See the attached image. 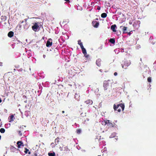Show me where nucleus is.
Instances as JSON below:
<instances>
[{
	"mask_svg": "<svg viewBox=\"0 0 156 156\" xmlns=\"http://www.w3.org/2000/svg\"><path fill=\"white\" fill-rule=\"evenodd\" d=\"M112 85V83L110 80H105L104 81L103 83V87L105 90H106L108 89Z\"/></svg>",
	"mask_w": 156,
	"mask_h": 156,
	"instance_id": "f257e3e1",
	"label": "nucleus"
},
{
	"mask_svg": "<svg viewBox=\"0 0 156 156\" xmlns=\"http://www.w3.org/2000/svg\"><path fill=\"white\" fill-rule=\"evenodd\" d=\"M33 25L32 27V29L34 32H37L38 31L39 28V23L38 22H36L33 23Z\"/></svg>",
	"mask_w": 156,
	"mask_h": 156,
	"instance_id": "f03ea898",
	"label": "nucleus"
},
{
	"mask_svg": "<svg viewBox=\"0 0 156 156\" xmlns=\"http://www.w3.org/2000/svg\"><path fill=\"white\" fill-rule=\"evenodd\" d=\"M119 106L121 108L122 111L124 110L125 108V105L124 104L122 103L119 104L117 105H116L115 104H114L113 105V108L114 110L116 111Z\"/></svg>",
	"mask_w": 156,
	"mask_h": 156,
	"instance_id": "7ed1b4c3",
	"label": "nucleus"
},
{
	"mask_svg": "<svg viewBox=\"0 0 156 156\" xmlns=\"http://www.w3.org/2000/svg\"><path fill=\"white\" fill-rule=\"evenodd\" d=\"M130 64V62H128L127 61H125L124 62L123 64H122V68L125 69H126L127 67L129 66Z\"/></svg>",
	"mask_w": 156,
	"mask_h": 156,
	"instance_id": "20e7f679",
	"label": "nucleus"
},
{
	"mask_svg": "<svg viewBox=\"0 0 156 156\" xmlns=\"http://www.w3.org/2000/svg\"><path fill=\"white\" fill-rule=\"evenodd\" d=\"M52 40L51 39H49L47 41L46 46L47 47H49L51 46L52 45Z\"/></svg>",
	"mask_w": 156,
	"mask_h": 156,
	"instance_id": "39448f33",
	"label": "nucleus"
},
{
	"mask_svg": "<svg viewBox=\"0 0 156 156\" xmlns=\"http://www.w3.org/2000/svg\"><path fill=\"white\" fill-rule=\"evenodd\" d=\"M17 144L18 145L17 147L18 148H20L21 146H24L23 144L21 141H17Z\"/></svg>",
	"mask_w": 156,
	"mask_h": 156,
	"instance_id": "423d86ee",
	"label": "nucleus"
},
{
	"mask_svg": "<svg viewBox=\"0 0 156 156\" xmlns=\"http://www.w3.org/2000/svg\"><path fill=\"white\" fill-rule=\"evenodd\" d=\"M101 59L100 58L98 59L96 61V64L97 66L100 67L101 66Z\"/></svg>",
	"mask_w": 156,
	"mask_h": 156,
	"instance_id": "0eeeda50",
	"label": "nucleus"
},
{
	"mask_svg": "<svg viewBox=\"0 0 156 156\" xmlns=\"http://www.w3.org/2000/svg\"><path fill=\"white\" fill-rule=\"evenodd\" d=\"M85 103L88 105L89 106L90 105H91L93 103V102L92 100H88L85 101Z\"/></svg>",
	"mask_w": 156,
	"mask_h": 156,
	"instance_id": "6e6552de",
	"label": "nucleus"
},
{
	"mask_svg": "<svg viewBox=\"0 0 156 156\" xmlns=\"http://www.w3.org/2000/svg\"><path fill=\"white\" fill-rule=\"evenodd\" d=\"M11 150H12V151L13 152H16V153H18V151H19L20 150L18 149H17L13 147H11Z\"/></svg>",
	"mask_w": 156,
	"mask_h": 156,
	"instance_id": "1a4fd4ad",
	"label": "nucleus"
},
{
	"mask_svg": "<svg viewBox=\"0 0 156 156\" xmlns=\"http://www.w3.org/2000/svg\"><path fill=\"white\" fill-rule=\"evenodd\" d=\"M92 23L93 25H94V27L96 28H97L99 24V23L96 21H93L92 22Z\"/></svg>",
	"mask_w": 156,
	"mask_h": 156,
	"instance_id": "9d476101",
	"label": "nucleus"
},
{
	"mask_svg": "<svg viewBox=\"0 0 156 156\" xmlns=\"http://www.w3.org/2000/svg\"><path fill=\"white\" fill-rule=\"evenodd\" d=\"M60 139H61V138H60L59 137H58L55 139V143L56 145H57L59 144V140Z\"/></svg>",
	"mask_w": 156,
	"mask_h": 156,
	"instance_id": "9b49d317",
	"label": "nucleus"
},
{
	"mask_svg": "<svg viewBox=\"0 0 156 156\" xmlns=\"http://www.w3.org/2000/svg\"><path fill=\"white\" fill-rule=\"evenodd\" d=\"M13 35L14 32L12 31L9 32L8 34V36L10 38L12 37Z\"/></svg>",
	"mask_w": 156,
	"mask_h": 156,
	"instance_id": "f8f14e48",
	"label": "nucleus"
},
{
	"mask_svg": "<svg viewBox=\"0 0 156 156\" xmlns=\"http://www.w3.org/2000/svg\"><path fill=\"white\" fill-rule=\"evenodd\" d=\"M116 27V25L115 24L111 26V29L112 30L113 32H115L116 30H115V28Z\"/></svg>",
	"mask_w": 156,
	"mask_h": 156,
	"instance_id": "ddd939ff",
	"label": "nucleus"
},
{
	"mask_svg": "<svg viewBox=\"0 0 156 156\" xmlns=\"http://www.w3.org/2000/svg\"><path fill=\"white\" fill-rule=\"evenodd\" d=\"M78 44L80 45L81 48L83 47L82 43L81 42L80 40H79L78 41Z\"/></svg>",
	"mask_w": 156,
	"mask_h": 156,
	"instance_id": "4468645a",
	"label": "nucleus"
},
{
	"mask_svg": "<svg viewBox=\"0 0 156 156\" xmlns=\"http://www.w3.org/2000/svg\"><path fill=\"white\" fill-rule=\"evenodd\" d=\"M114 123H112L111 122V121L109 122L108 123V124L107 125L109 127H113L114 126Z\"/></svg>",
	"mask_w": 156,
	"mask_h": 156,
	"instance_id": "2eb2a0df",
	"label": "nucleus"
},
{
	"mask_svg": "<svg viewBox=\"0 0 156 156\" xmlns=\"http://www.w3.org/2000/svg\"><path fill=\"white\" fill-rule=\"evenodd\" d=\"M82 50V52L84 55L86 54L87 51L86 49L84 48V47L81 48Z\"/></svg>",
	"mask_w": 156,
	"mask_h": 156,
	"instance_id": "dca6fc26",
	"label": "nucleus"
},
{
	"mask_svg": "<svg viewBox=\"0 0 156 156\" xmlns=\"http://www.w3.org/2000/svg\"><path fill=\"white\" fill-rule=\"evenodd\" d=\"M9 117L10 118H9L10 120L9 121V122H12L14 120V116L13 115H11Z\"/></svg>",
	"mask_w": 156,
	"mask_h": 156,
	"instance_id": "f3484780",
	"label": "nucleus"
},
{
	"mask_svg": "<svg viewBox=\"0 0 156 156\" xmlns=\"http://www.w3.org/2000/svg\"><path fill=\"white\" fill-rule=\"evenodd\" d=\"M48 154L49 156H55V153L53 152L52 153H48Z\"/></svg>",
	"mask_w": 156,
	"mask_h": 156,
	"instance_id": "a211bd4d",
	"label": "nucleus"
},
{
	"mask_svg": "<svg viewBox=\"0 0 156 156\" xmlns=\"http://www.w3.org/2000/svg\"><path fill=\"white\" fill-rule=\"evenodd\" d=\"M107 16V14L105 13H102L101 15V16L102 18H105Z\"/></svg>",
	"mask_w": 156,
	"mask_h": 156,
	"instance_id": "6ab92c4d",
	"label": "nucleus"
},
{
	"mask_svg": "<svg viewBox=\"0 0 156 156\" xmlns=\"http://www.w3.org/2000/svg\"><path fill=\"white\" fill-rule=\"evenodd\" d=\"M109 42L112 44H114L115 43V41L114 38H111L109 41Z\"/></svg>",
	"mask_w": 156,
	"mask_h": 156,
	"instance_id": "aec40b11",
	"label": "nucleus"
},
{
	"mask_svg": "<svg viewBox=\"0 0 156 156\" xmlns=\"http://www.w3.org/2000/svg\"><path fill=\"white\" fill-rule=\"evenodd\" d=\"M1 20L3 21H5L7 19V17L5 16H2L1 17Z\"/></svg>",
	"mask_w": 156,
	"mask_h": 156,
	"instance_id": "412c9836",
	"label": "nucleus"
},
{
	"mask_svg": "<svg viewBox=\"0 0 156 156\" xmlns=\"http://www.w3.org/2000/svg\"><path fill=\"white\" fill-rule=\"evenodd\" d=\"M123 27V33H126V30L127 27H123L122 26H121L120 27Z\"/></svg>",
	"mask_w": 156,
	"mask_h": 156,
	"instance_id": "4be33fe9",
	"label": "nucleus"
},
{
	"mask_svg": "<svg viewBox=\"0 0 156 156\" xmlns=\"http://www.w3.org/2000/svg\"><path fill=\"white\" fill-rule=\"evenodd\" d=\"M5 131V130L4 128H2L0 129V132L1 133H4Z\"/></svg>",
	"mask_w": 156,
	"mask_h": 156,
	"instance_id": "5701e85b",
	"label": "nucleus"
},
{
	"mask_svg": "<svg viewBox=\"0 0 156 156\" xmlns=\"http://www.w3.org/2000/svg\"><path fill=\"white\" fill-rule=\"evenodd\" d=\"M147 81L148 82L150 83L151 81V77H149L147 78Z\"/></svg>",
	"mask_w": 156,
	"mask_h": 156,
	"instance_id": "b1692460",
	"label": "nucleus"
},
{
	"mask_svg": "<svg viewBox=\"0 0 156 156\" xmlns=\"http://www.w3.org/2000/svg\"><path fill=\"white\" fill-rule=\"evenodd\" d=\"M76 133L78 134H80L81 132V130L80 129H78L76 130Z\"/></svg>",
	"mask_w": 156,
	"mask_h": 156,
	"instance_id": "393cba45",
	"label": "nucleus"
},
{
	"mask_svg": "<svg viewBox=\"0 0 156 156\" xmlns=\"http://www.w3.org/2000/svg\"><path fill=\"white\" fill-rule=\"evenodd\" d=\"M105 122V125H106V124L108 125V123L109 122H110V121L109 120H106Z\"/></svg>",
	"mask_w": 156,
	"mask_h": 156,
	"instance_id": "a878e982",
	"label": "nucleus"
},
{
	"mask_svg": "<svg viewBox=\"0 0 156 156\" xmlns=\"http://www.w3.org/2000/svg\"><path fill=\"white\" fill-rule=\"evenodd\" d=\"M25 150L24 152L26 154H27L29 151V150L26 148H25Z\"/></svg>",
	"mask_w": 156,
	"mask_h": 156,
	"instance_id": "bb28decb",
	"label": "nucleus"
},
{
	"mask_svg": "<svg viewBox=\"0 0 156 156\" xmlns=\"http://www.w3.org/2000/svg\"><path fill=\"white\" fill-rule=\"evenodd\" d=\"M18 133L19 135L21 136H22V133H21V131L20 130H19L18 131Z\"/></svg>",
	"mask_w": 156,
	"mask_h": 156,
	"instance_id": "cd10ccee",
	"label": "nucleus"
},
{
	"mask_svg": "<svg viewBox=\"0 0 156 156\" xmlns=\"http://www.w3.org/2000/svg\"><path fill=\"white\" fill-rule=\"evenodd\" d=\"M84 55L86 58H88L89 56V55L87 54V53H86V54H85V55Z\"/></svg>",
	"mask_w": 156,
	"mask_h": 156,
	"instance_id": "c85d7f7f",
	"label": "nucleus"
},
{
	"mask_svg": "<svg viewBox=\"0 0 156 156\" xmlns=\"http://www.w3.org/2000/svg\"><path fill=\"white\" fill-rule=\"evenodd\" d=\"M100 9H101V7L100 6H98L97 7V9L98 10H99Z\"/></svg>",
	"mask_w": 156,
	"mask_h": 156,
	"instance_id": "c756f323",
	"label": "nucleus"
},
{
	"mask_svg": "<svg viewBox=\"0 0 156 156\" xmlns=\"http://www.w3.org/2000/svg\"><path fill=\"white\" fill-rule=\"evenodd\" d=\"M114 75L115 76H116L117 75V72H115L114 73Z\"/></svg>",
	"mask_w": 156,
	"mask_h": 156,
	"instance_id": "7c9ffc66",
	"label": "nucleus"
},
{
	"mask_svg": "<svg viewBox=\"0 0 156 156\" xmlns=\"http://www.w3.org/2000/svg\"><path fill=\"white\" fill-rule=\"evenodd\" d=\"M66 2H70V1H69V0H64Z\"/></svg>",
	"mask_w": 156,
	"mask_h": 156,
	"instance_id": "2f4dec72",
	"label": "nucleus"
},
{
	"mask_svg": "<svg viewBox=\"0 0 156 156\" xmlns=\"http://www.w3.org/2000/svg\"><path fill=\"white\" fill-rule=\"evenodd\" d=\"M121 109H119L117 110L118 112H121Z\"/></svg>",
	"mask_w": 156,
	"mask_h": 156,
	"instance_id": "473e14b6",
	"label": "nucleus"
},
{
	"mask_svg": "<svg viewBox=\"0 0 156 156\" xmlns=\"http://www.w3.org/2000/svg\"><path fill=\"white\" fill-rule=\"evenodd\" d=\"M37 154L36 153H34V155H32V156H36L35 154Z\"/></svg>",
	"mask_w": 156,
	"mask_h": 156,
	"instance_id": "72a5a7b5",
	"label": "nucleus"
},
{
	"mask_svg": "<svg viewBox=\"0 0 156 156\" xmlns=\"http://www.w3.org/2000/svg\"><path fill=\"white\" fill-rule=\"evenodd\" d=\"M136 22L137 23H140V21H136Z\"/></svg>",
	"mask_w": 156,
	"mask_h": 156,
	"instance_id": "f704fd0d",
	"label": "nucleus"
},
{
	"mask_svg": "<svg viewBox=\"0 0 156 156\" xmlns=\"http://www.w3.org/2000/svg\"><path fill=\"white\" fill-rule=\"evenodd\" d=\"M27 19H24V21L26 22H27Z\"/></svg>",
	"mask_w": 156,
	"mask_h": 156,
	"instance_id": "c9c22d12",
	"label": "nucleus"
},
{
	"mask_svg": "<svg viewBox=\"0 0 156 156\" xmlns=\"http://www.w3.org/2000/svg\"><path fill=\"white\" fill-rule=\"evenodd\" d=\"M28 153L29 154H31V152L30 151H28Z\"/></svg>",
	"mask_w": 156,
	"mask_h": 156,
	"instance_id": "e433bc0d",
	"label": "nucleus"
},
{
	"mask_svg": "<svg viewBox=\"0 0 156 156\" xmlns=\"http://www.w3.org/2000/svg\"><path fill=\"white\" fill-rule=\"evenodd\" d=\"M2 101V100L1 99V98H0V103Z\"/></svg>",
	"mask_w": 156,
	"mask_h": 156,
	"instance_id": "4c0bfd02",
	"label": "nucleus"
},
{
	"mask_svg": "<svg viewBox=\"0 0 156 156\" xmlns=\"http://www.w3.org/2000/svg\"><path fill=\"white\" fill-rule=\"evenodd\" d=\"M62 113H65L64 111H62Z\"/></svg>",
	"mask_w": 156,
	"mask_h": 156,
	"instance_id": "58836bf2",
	"label": "nucleus"
},
{
	"mask_svg": "<svg viewBox=\"0 0 156 156\" xmlns=\"http://www.w3.org/2000/svg\"><path fill=\"white\" fill-rule=\"evenodd\" d=\"M101 72H102V69H100L99 70Z\"/></svg>",
	"mask_w": 156,
	"mask_h": 156,
	"instance_id": "ea45409f",
	"label": "nucleus"
},
{
	"mask_svg": "<svg viewBox=\"0 0 156 156\" xmlns=\"http://www.w3.org/2000/svg\"><path fill=\"white\" fill-rule=\"evenodd\" d=\"M45 57V55H43V57L44 58V57Z\"/></svg>",
	"mask_w": 156,
	"mask_h": 156,
	"instance_id": "a19ab883",
	"label": "nucleus"
},
{
	"mask_svg": "<svg viewBox=\"0 0 156 156\" xmlns=\"http://www.w3.org/2000/svg\"><path fill=\"white\" fill-rule=\"evenodd\" d=\"M130 34H130V33H129V35Z\"/></svg>",
	"mask_w": 156,
	"mask_h": 156,
	"instance_id": "79ce46f5",
	"label": "nucleus"
},
{
	"mask_svg": "<svg viewBox=\"0 0 156 156\" xmlns=\"http://www.w3.org/2000/svg\"><path fill=\"white\" fill-rule=\"evenodd\" d=\"M35 156H37V154H35Z\"/></svg>",
	"mask_w": 156,
	"mask_h": 156,
	"instance_id": "37998d69",
	"label": "nucleus"
},
{
	"mask_svg": "<svg viewBox=\"0 0 156 156\" xmlns=\"http://www.w3.org/2000/svg\"><path fill=\"white\" fill-rule=\"evenodd\" d=\"M35 156H37V154H35Z\"/></svg>",
	"mask_w": 156,
	"mask_h": 156,
	"instance_id": "c03bdc74",
	"label": "nucleus"
},
{
	"mask_svg": "<svg viewBox=\"0 0 156 156\" xmlns=\"http://www.w3.org/2000/svg\"><path fill=\"white\" fill-rule=\"evenodd\" d=\"M23 21L21 23H23Z\"/></svg>",
	"mask_w": 156,
	"mask_h": 156,
	"instance_id": "a18cd8bd",
	"label": "nucleus"
},
{
	"mask_svg": "<svg viewBox=\"0 0 156 156\" xmlns=\"http://www.w3.org/2000/svg\"><path fill=\"white\" fill-rule=\"evenodd\" d=\"M135 23H135H135H134V24H133V25H134L135 24Z\"/></svg>",
	"mask_w": 156,
	"mask_h": 156,
	"instance_id": "49530a36",
	"label": "nucleus"
},
{
	"mask_svg": "<svg viewBox=\"0 0 156 156\" xmlns=\"http://www.w3.org/2000/svg\"><path fill=\"white\" fill-rule=\"evenodd\" d=\"M98 156H100V155H98Z\"/></svg>",
	"mask_w": 156,
	"mask_h": 156,
	"instance_id": "de8ad7c7",
	"label": "nucleus"
},
{
	"mask_svg": "<svg viewBox=\"0 0 156 156\" xmlns=\"http://www.w3.org/2000/svg\"><path fill=\"white\" fill-rule=\"evenodd\" d=\"M0 127H1V126H0Z\"/></svg>",
	"mask_w": 156,
	"mask_h": 156,
	"instance_id": "09e8293b",
	"label": "nucleus"
}]
</instances>
